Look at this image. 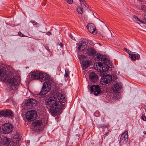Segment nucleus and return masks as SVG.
Returning a JSON list of instances; mask_svg holds the SVG:
<instances>
[{
  "mask_svg": "<svg viewBox=\"0 0 146 146\" xmlns=\"http://www.w3.org/2000/svg\"><path fill=\"white\" fill-rule=\"evenodd\" d=\"M101 62L103 64L108 63V64H112V62H111L109 58L106 55H104L102 57Z\"/></svg>",
  "mask_w": 146,
  "mask_h": 146,
  "instance_id": "nucleus-20",
  "label": "nucleus"
},
{
  "mask_svg": "<svg viewBox=\"0 0 146 146\" xmlns=\"http://www.w3.org/2000/svg\"><path fill=\"white\" fill-rule=\"evenodd\" d=\"M142 119L144 121H146V117L144 116V115H143L141 117Z\"/></svg>",
  "mask_w": 146,
  "mask_h": 146,
  "instance_id": "nucleus-40",
  "label": "nucleus"
},
{
  "mask_svg": "<svg viewBox=\"0 0 146 146\" xmlns=\"http://www.w3.org/2000/svg\"><path fill=\"white\" fill-rule=\"evenodd\" d=\"M99 68V72H103L108 71L109 68V66L108 64H98Z\"/></svg>",
  "mask_w": 146,
  "mask_h": 146,
  "instance_id": "nucleus-18",
  "label": "nucleus"
},
{
  "mask_svg": "<svg viewBox=\"0 0 146 146\" xmlns=\"http://www.w3.org/2000/svg\"><path fill=\"white\" fill-rule=\"evenodd\" d=\"M36 101L34 99H29L25 102V105L28 109L31 108L32 107L35 106L37 104Z\"/></svg>",
  "mask_w": 146,
  "mask_h": 146,
  "instance_id": "nucleus-8",
  "label": "nucleus"
},
{
  "mask_svg": "<svg viewBox=\"0 0 146 146\" xmlns=\"http://www.w3.org/2000/svg\"><path fill=\"white\" fill-rule=\"evenodd\" d=\"M121 88V86L120 83H116L111 87L113 92L117 91Z\"/></svg>",
  "mask_w": 146,
  "mask_h": 146,
  "instance_id": "nucleus-21",
  "label": "nucleus"
},
{
  "mask_svg": "<svg viewBox=\"0 0 146 146\" xmlns=\"http://www.w3.org/2000/svg\"><path fill=\"white\" fill-rule=\"evenodd\" d=\"M102 24L103 25L104 27L105 28L106 31L108 32V33L111 34V33L110 31L109 30V29H108L107 27L106 26V25L103 23H102Z\"/></svg>",
  "mask_w": 146,
  "mask_h": 146,
  "instance_id": "nucleus-32",
  "label": "nucleus"
},
{
  "mask_svg": "<svg viewBox=\"0 0 146 146\" xmlns=\"http://www.w3.org/2000/svg\"><path fill=\"white\" fill-rule=\"evenodd\" d=\"M32 124L35 128H38V129H39V127L42 124V122L41 120H36L33 122Z\"/></svg>",
  "mask_w": 146,
  "mask_h": 146,
  "instance_id": "nucleus-22",
  "label": "nucleus"
},
{
  "mask_svg": "<svg viewBox=\"0 0 146 146\" xmlns=\"http://www.w3.org/2000/svg\"><path fill=\"white\" fill-rule=\"evenodd\" d=\"M112 78L111 75L103 74L100 80L101 82H103L105 84H106L111 81Z\"/></svg>",
  "mask_w": 146,
  "mask_h": 146,
  "instance_id": "nucleus-11",
  "label": "nucleus"
},
{
  "mask_svg": "<svg viewBox=\"0 0 146 146\" xmlns=\"http://www.w3.org/2000/svg\"><path fill=\"white\" fill-rule=\"evenodd\" d=\"M69 4H72L73 2V0H65Z\"/></svg>",
  "mask_w": 146,
  "mask_h": 146,
  "instance_id": "nucleus-37",
  "label": "nucleus"
},
{
  "mask_svg": "<svg viewBox=\"0 0 146 146\" xmlns=\"http://www.w3.org/2000/svg\"><path fill=\"white\" fill-rule=\"evenodd\" d=\"M59 45L61 47L63 46V45L62 43H60Z\"/></svg>",
  "mask_w": 146,
  "mask_h": 146,
  "instance_id": "nucleus-43",
  "label": "nucleus"
},
{
  "mask_svg": "<svg viewBox=\"0 0 146 146\" xmlns=\"http://www.w3.org/2000/svg\"><path fill=\"white\" fill-rule=\"evenodd\" d=\"M69 70L68 69L65 70V73L64 74V76L66 78L69 76Z\"/></svg>",
  "mask_w": 146,
  "mask_h": 146,
  "instance_id": "nucleus-33",
  "label": "nucleus"
},
{
  "mask_svg": "<svg viewBox=\"0 0 146 146\" xmlns=\"http://www.w3.org/2000/svg\"><path fill=\"white\" fill-rule=\"evenodd\" d=\"M11 76L9 79L7 80L9 84H11V87L10 88V90L15 91L17 89V85L18 84V80H17L15 77H13L12 78Z\"/></svg>",
  "mask_w": 146,
  "mask_h": 146,
  "instance_id": "nucleus-7",
  "label": "nucleus"
},
{
  "mask_svg": "<svg viewBox=\"0 0 146 146\" xmlns=\"http://www.w3.org/2000/svg\"><path fill=\"white\" fill-rule=\"evenodd\" d=\"M80 4L81 5H84L85 7H87L86 5V3H85V2L84 0H82L81 1H80Z\"/></svg>",
  "mask_w": 146,
  "mask_h": 146,
  "instance_id": "nucleus-36",
  "label": "nucleus"
},
{
  "mask_svg": "<svg viewBox=\"0 0 146 146\" xmlns=\"http://www.w3.org/2000/svg\"><path fill=\"white\" fill-rule=\"evenodd\" d=\"M12 125L9 123H5L2 125L0 127V132L2 133L8 134L13 130Z\"/></svg>",
  "mask_w": 146,
  "mask_h": 146,
  "instance_id": "nucleus-5",
  "label": "nucleus"
},
{
  "mask_svg": "<svg viewBox=\"0 0 146 146\" xmlns=\"http://www.w3.org/2000/svg\"><path fill=\"white\" fill-rule=\"evenodd\" d=\"M93 67L94 68L95 70H98V71L99 72V70L98 69L99 68L98 67V66L97 64H94Z\"/></svg>",
  "mask_w": 146,
  "mask_h": 146,
  "instance_id": "nucleus-35",
  "label": "nucleus"
},
{
  "mask_svg": "<svg viewBox=\"0 0 146 146\" xmlns=\"http://www.w3.org/2000/svg\"><path fill=\"white\" fill-rule=\"evenodd\" d=\"M31 22L33 23L34 25H38V23L34 21H31Z\"/></svg>",
  "mask_w": 146,
  "mask_h": 146,
  "instance_id": "nucleus-38",
  "label": "nucleus"
},
{
  "mask_svg": "<svg viewBox=\"0 0 146 146\" xmlns=\"http://www.w3.org/2000/svg\"><path fill=\"white\" fill-rule=\"evenodd\" d=\"M90 90L92 92L94 93V94L96 96H98L102 92L100 86L98 85L92 86L90 87Z\"/></svg>",
  "mask_w": 146,
  "mask_h": 146,
  "instance_id": "nucleus-10",
  "label": "nucleus"
},
{
  "mask_svg": "<svg viewBox=\"0 0 146 146\" xmlns=\"http://www.w3.org/2000/svg\"><path fill=\"white\" fill-rule=\"evenodd\" d=\"M96 53V50L92 48H89L87 49L86 53L88 56H92Z\"/></svg>",
  "mask_w": 146,
  "mask_h": 146,
  "instance_id": "nucleus-19",
  "label": "nucleus"
},
{
  "mask_svg": "<svg viewBox=\"0 0 146 146\" xmlns=\"http://www.w3.org/2000/svg\"><path fill=\"white\" fill-rule=\"evenodd\" d=\"M89 78L91 82H95L98 80V76L95 73L92 72L89 74Z\"/></svg>",
  "mask_w": 146,
  "mask_h": 146,
  "instance_id": "nucleus-14",
  "label": "nucleus"
},
{
  "mask_svg": "<svg viewBox=\"0 0 146 146\" xmlns=\"http://www.w3.org/2000/svg\"><path fill=\"white\" fill-rule=\"evenodd\" d=\"M144 21H146V15H144L143 17Z\"/></svg>",
  "mask_w": 146,
  "mask_h": 146,
  "instance_id": "nucleus-41",
  "label": "nucleus"
},
{
  "mask_svg": "<svg viewBox=\"0 0 146 146\" xmlns=\"http://www.w3.org/2000/svg\"><path fill=\"white\" fill-rule=\"evenodd\" d=\"M128 132L126 131L121 135L120 137V142L121 144H125L128 141Z\"/></svg>",
  "mask_w": 146,
  "mask_h": 146,
  "instance_id": "nucleus-12",
  "label": "nucleus"
},
{
  "mask_svg": "<svg viewBox=\"0 0 146 146\" xmlns=\"http://www.w3.org/2000/svg\"><path fill=\"white\" fill-rule=\"evenodd\" d=\"M143 133H144L145 134H146V131H144L143 132Z\"/></svg>",
  "mask_w": 146,
  "mask_h": 146,
  "instance_id": "nucleus-47",
  "label": "nucleus"
},
{
  "mask_svg": "<svg viewBox=\"0 0 146 146\" xmlns=\"http://www.w3.org/2000/svg\"><path fill=\"white\" fill-rule=\"evenodd\" d=\"M10 140V139L8 138H4L3 141L4 146H13V142H11Z\"/></svg>",
  "mask_w": 146,
  "mask_h": 146,
  "instance_id": "nucleus-23",
  "label": "nucleus"
},
{
  "mask_svg": "<svg viewBox=\"0 0 146 146\" xmlns=\"http://www.w3.org/2000/svg\"><path fill=\"white\" fill-rule=\"evenodd\" d=\"M52 79L49 78L46 81H43L44 82L41 91L38 94L40 96H43L47 93L50 90L51 86V84L52 82Z\"/></svg>",
  "mask_w": 146,
  "mask_h": 146,
  "instance_id": "nucleus-3",
  "label": "nucleus"
},
{
  "mask_svg": "<svg viewBox=\"0 0 146 146\" xmlns=\"http://www.w3.org/2000/svg\"><path fill=\"white\" fill-rule=\"evenodd\" d=\"M108 126V124H107V125H106L105 126H104L105 127H107Z\"/></svg>",
  "mask_w": 146,
  "mask_h": 146,
  "instance_id": "nucleus-44",
  "label": "nucleus"
},
{
  "mask_svg": "<svg viewBox=\"0 0 146 146\" xmlns=\"http://www.w3.org/2000/svg\"><path fill=\"white\" fill-rule=\"evenodd\" d=\"M129 57L133 60H134L136 59H138L140 58V55L137 54H129Z\"/></svg>",
  "mask_w": 146,
  "mask_h": 146,
  "instance_id": "nucleus-26",
  "label": "nucleus"
},
{
  "mask_svg": "<svg viewBox=\"0 0 146 146\" xmlns=\"http://www.w3.org/2000/svg\"><path fill=\"white\" fill-rule=\"evenodd\" d=\"M57 98L60 102L64 103L66 101V100L64 96L60 93H58L57 95Z\"/></svg>",
  "mask_w": 146,
  "mask_h": 146,
  "instance_id": "nucleus-24",
  "label": "nucleus"
},
{
  "mask_svg": "<svg viewBox=\"0 0 146 146\" xmlns=\"http://www.w3.org/2000/svg\"><path fill=\"white\" fill-rule=\"evenodd\" d=\"M123 50L124 51H125L129 54L131 53L132 52L131 51L126 48H124Z\"/></svg>",
  "mask_w": 146,
  "mask_h": 146,
  "instance_id": "nucleus-34",
  "label": "nucleus"
},
{
  "mask_svg": "<svg viewBox=\"0 0 146 146\" xmlns=\"http://www.w3.org/2000/svg\"><path fill=\"white\" fill-rule=\"evenodd\" d=\"M138 0L140 1V2L143 1V0Z\"/></svg>",
  "mask_w": 146,
  "mask_h": 146,
  "instance_id": "nucleus-45",
  "label": "nucleus"
},
{
  "mask_svg": "<svg viewBox=\"0 0 146 146\" xmlns=\"http://www.w3.org/2000/svg\"><path fill=\"white\" fill-rule=\"evenodd\" d=\"M87 29L90 33L94 35H96L97 33L96 26L94 24L92 23H89L86 26Z\"/></svg>",
  "mask_w": 146,
  "mask_h": 146,
  "instance_id": "nucleus-9",
  "label": "nucleus"
},
{
  "mask_svg": "<svg viewBox=\"0 0 146 146\" xmlns=\"http://www.w3.org/2000/svg\"><path fill=\"white\" fill-rule=\"evenodd\" d=\"M98 64H102V63L101 62H99V63H98Z\"/></svg>",
  "mask_w": 146,
  "mask_h": 146,
  "instance_id": "nucleus-48",
  "label": "nucleus"
},
{
  "mask_svg": "<svg viewBox=\"0 0 146 146\" xmlns=\"http://www.w3.org/2000/svg\"><path fill=\"white\" fill-rule=\"evenodd\" d=\"M141 10L143 12H146V6L144 5H141Z\"/></svg>",
  "mask_w": 146,
  "mask_h": 146,
  "instance_id": "nucleus-30",
  "label": "nucleus"
},
{
  "mask_svg": "<svg viewBox=\"0 0 146 146\" xmlns=\"http://www.w3.org/2000/svg\"><path fill=\"white\" fill-rule=\"evenodd\" d=\"M79 0V1H80H80H82V0Z\"/></svg>",
  "mask_w": 146,
  "mask_h": 146,
  "instance_id": "nucleus-50",
  "label": "nucleus"
},
{
  "mask_svg": "<svg viewBox=\"0 0 146 146\" xmlns=\"http://www.w3.org/2000/svg\"><path fill=\"white\" fill-rule=\"evenodd\" d=\"M0 115L5 117H12L13 116V113L11 110H6L0 111Z\"/></svg>",
  "mask_w": 146,
  "mask_h": 146,
  "instance_id": "nucleus-13",
  "label": "nucleus"
},
{
  "mask_svg": "<svg viewBox=\"0 0 146 146\" xmlns=\"http://www.w3.org/2000/svg\"><path fill=\"white\" fill-rule=\"evenodd\" d=\"M82 9V8H81V7H78L77 8V11L80 14L82 13L83 12Z\"/></svg>",
  "mask_w": 146,
  "mask_h": 146,
  "instance_id": "nucleus-31",
  "label": "nucleus"
},
{
  "mask_svg": "<svg viewBox=\"0 0 146 146\" xmlns=\"http://www.w3.org/2000/svg\"><path fill=\"white\" fill-rule=\"evenodd\" d=\"M104 55L102 54H101L99 53H98L94 55V56L93 57L95 61H99L100 60H101V61L102 59V57Z\"/></svg>",
  "mask_w": 146,
  "mask_h": 146,
  "instance_id": "nucleus-25",
  "label": "nucleus"
},
{
  "mask_svg": "<svg viewBox=\"0 0 146 146\" xmlns=\"http://www.w3.org/2000/svg\"><path fill=\"white\" fill-rule=\"evenodd\" d=\"M30 77L35 79H39L41 82L47 80L49 78V76L46 73H43L38 71H32L29 74Z\"/></svg>",
  "mask_w": 146,
  "mask_h": 146,
  "instance_id": "nucleus-2",
  "label": "nucleus"
},
{
  "mask_svg": "<svg viewBox=\"0 0 146 146\" xmlns=\"http://www.w3.org/2000/svg\"><path fill=\"white\" fill-rule=\"evenodd\" d=\"M78 58L80 60H83L82 64H90L92 63V61L90 60H87L85 61L84 60L87 59L88 57L84 55H79Z\"/></svg>",
  "mask_w": 146,
  "mask_h": 146,
  "instance_id": "nucleus-15",
  "label": "nucleus"
},
{
  "mask_svg": "<svg viewBox=\"0 0 146 146\" xmlns=\"http://www.w3.org/2000/svg\"><path fill=\"white\" fill-rule=\"evenodd\" d=\"M18 35L19 36H25L24 35L20 32L19 33Z\"/></svg>",
  "mask_w": 146,
  "mask_h": 146,
  "instance_id": "nucleus-39",
  "label": "nucleus"
},
{
  "mask_svg": "<svg viewBox=\"0 0 146 146\" xmlns=\"http://www.w3.org/2000/svg\"><path fill=\"white\" fill-rule=\"evenodd\" d=\"M5 64H0V78L1 80L6 81L9 79L8 75H7Z\"/></svg>",
  "mask_w": 146,
  "mask_h": 146,
  "instance_id": "nucleus-4",
  "label": "nucleus"
},
{
  "mask_svg": "<svg viewBox=\"0 0 146 146\" xmlns=\"http://www.w3.org/2000/svg\"><path fill=\"white\" fill-rule=\"evenodd\" d=\"M90 66V64H81V66L83 70H86Z\"/></svg>",
  "mask_w": 146,
  "mask_h": 146,
  "instance_id": "nucleus-29",
  "label": "nucleus"
},
{
  "mask_svg": "<svg viewBox=\"0 0 146 146\" xmlns=\"http://www.w3.org/2000/svg\"><path fill=\"white\" fill-rule=\"evenodd\" d=\"M133 18L134 19L136 20H137L141 23L144 24H146V21H143L140 20L139 18L137 17V16H136L134 15L133 16Z\"/></svg>",
  "mask_w": 146,
  "mask_h": 146,
  "instance_id": "nucleus-27",
  "label": "nucleus"
},
{
  "mask_svg": "<svg viewBox=\"0 0 146 146\" xmlns=\"http://www.w3.org/2000/svg\"><path fill=\"white\" fill-rule=\"evenodd\" d=\"M137 24H139V23H138V22H137Z\"/></svg>",
  "mask_w": 146,
  "mask_h": 146,
  "instance_id": "nucleus-49",
  "label": "nucleus"
},
{
  "mask_svg": "<svg viewBox=\"0 0 146 146\" xmlns=\"http://www.w3.org/2000/svg\"><path fill=\"white\" fill-rule=\"evenodd\" d=\"M45 0V1H46V0Z\"/></svg>",
  "mask_w": 146,
  "mask_h": 146,
  "instance_id": "nucleus-51",
  "label": "nucleus"
},
{
  "mask_svg": "<svg viewBox=\"0 0 146 146\" xmlns=\"http://www.w3.org/2000/svg\"><path fill=\"white\" fill-rule=\"evenodd\" d=\"M7 69V75H9L8 76L9 78L11 76H14L15 75V74L16 73V72L11 66L9 65Z\"/></svg>",
  "mask_w": 146,
  "mask_h": 146,
  "instance_id": "nucleus-17",
  "label": "nucleus"
},
{
  "mask_svg": "<svg viewBox=\"0 0 146 146\" xmlns=\"http://www.w3.org/2000/svg\"><path fill=\"white\" fill-rule=\"evenodd\" d=\"M51 94L48 98L46 99L45 102V103L46 105L50 106L48 110L52 115L55 116L57 113L60 110L59 108V106H57V101L56 98L52 96H55L57 94L56 91L54 90L53 92H51Z\"/></svg>",
  "mask_w": 146,
  "mask_h": 146,
  "instance_id": "nucleus-1",
  "label": "nucleus"
},
{
  "mask_svg": "<svg viewBox=\"0 0 146 146\" xmlns=\"http://www.w3.org/2000/svg\"><path fill=\"white\" fill-rule=\"evenodd\" d=\"M108 133V132H107L105 135H106V136H107L108 135L107 133Z\"/></svg>",
  "mask_w": 146,
  "mask_h": 146,
  "instance_id": "nucleus-46",
  "label": "nucleus"
},
{
  "mask_svg": "<svg viewBox=\"0 0 146 146\" xmlns=\"http://www.w3.org/2000/svg\"><path fill=\"white\" fill-rule=\"evenodd\" d=\"M76 48L78 51L82 52L86 48V45L84 42L82 41L78 44Z\"/></svg>",
  "mask_w": 146,
  "mask_h": 146,
  "instance_id": "nucleus-16",
  "label": "nucleus"
},
{
  "mask_svg": "<svg viewBox=\"0 0 146 146\" xmlns=\"http://www.w3.org/2000/svg\"><path fill=\"white\" fill-rule=\"evenodd\" d=\"M46 34L48 36L50 35L51 34V33L50 32H48L46 33Z\"/></svg>",
  "mask_w": 146,
  "mask_h": 146,
  "instance_id": "nucleus-42",
  "label": "nucleus"
},
{
  "mask_svg": "<svg viewBox=\"0 0 146 146\" xmlns=\"http://www.w3.org/2000/svg\"><path fill=\"white\" fill-rule=\"evenodd\" d=\"M57 106H59V108L60 109V110L61 109H63L65 107V103H62L61 102L59 104H57Z\"/></svg>",
  "mask_w": 146,
  "mask_h": 146,
  "instance_id": "nucleus-28",
  "label": "nucleus"
},
{
  "mask_svg": "<svg viewBox=\"0 0 146 146\" xmlns=\"http://www.w3.org/2000/svg\"><path fill=\"white\" fill-rule=\"evenodd\" d=\"M37 117V112L34 110L29 111L26 114V118L29 121H33Z\"/></svg>",
  "mask_w": 146,
  "mask_h": 146,
  "instance_id": "nucleus-6",
  "label": "nucleus"
}]
</instances>
